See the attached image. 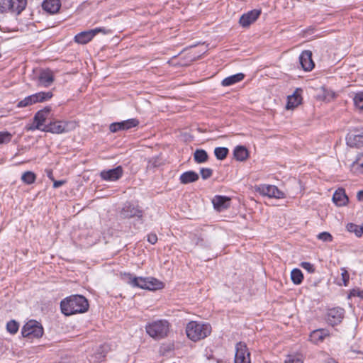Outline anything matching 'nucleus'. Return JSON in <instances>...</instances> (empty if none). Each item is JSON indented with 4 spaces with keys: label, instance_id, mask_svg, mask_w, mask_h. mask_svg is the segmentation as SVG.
I'll return each instance as SVG.
<instances>
[{
    "label": "nucleus",
    "instance_id": "423d86ee",
    "mask_svg": "<svg viewBox=\"0 0 363 363\" xmlns=\"http://www.w3.org/2000/svg\"><path fill=\"white\" fill-rule=\"evenodd\" d=\"M21 334L25 337L39 338L43 335V328L39 322L30 320L23 327Z\"/></svg>",
    "mask_w": 363,
    "mask_h": 363
},
{
    "label": "nucleus",
    "instance_id": "412c9836",
    "mask_svg": "<svg viewBox=\"0 0 363 363\" xmlns=\"http://www.w3.org/2000/svg\"><path fill=\"white\" fill-rule=\"evenodd\" d=\"M301 89H297L292 95L288 96L286 109H293L301 103Z\"/></svg>",
    "mask_w": 363,
    "mask_h": 363
},
{
    "label": "nucleus",
    "instance_id": "58836bf2",
    "mask_svg": "<svg viewBox=\"0 0 363 363\" xmlns=\"http://www.w3.org/2000/svg\"><path fill=\"white\" fill-rule=\"evenodd\" d=\"M135 287L142 289H146L147 287V277H137Z\"/></svg>",
    "mask_w": 363,
    "mask_h": 363
},
{
    "label": "nucleus",
    "instance_id": "393cba45",
    "mask_svg": "<svg viewBox=\"0 0 363 363\" xmlns=\"http://www.w3.org/2000/svg\"><path fill=\"white\" fill-rule=\"evenodd\" d=\"M245 77V74L242 73H238L236 74H233L231 76H229L221 82V84L223 86H229L231 85H233L238 82H240L242 81Z\"/></svg>",
    "mask_w": 363,
    "mask_h": 363
},
{
    "label": "nucleus",
    "instance_id": "f3484780",
    "mask_svg": "<svg viewBox=\"0 0 363 363\" xmlns=\"http://www.w3.org/2000/svg\"><path fill=\"white\" fill-rule=\"evenodd\" d=\"M300 64L304 71H311L314 67L312 60V52L310 50H304L299 56Z\"/></svg>",
    "mask_w": 363,
    "mask_h": 363
},
{
    "label": "nucleus",
    "instance_id": "f8f14e48",
    "mask_svg": "<svg viewBox=\"0 0 363 363\" xmlns=\"http://www.w3.org/2000/svg\"><path fill=\"white\" fill-rule=\"evenodd\" d=\"M345 311L342 308L329 309L327 313V320L331 325L339 324L344 318Z\"/></svg>",
    "mask_w": 363,
    "mask_h": 363
},
{
    "label": "nucleus",
    "instance_id": "4468645a",
    "mask_svg": "<svg viewBox=\"0 0 363 363\" xmlns=\"http://www.w3.org/2000/svg\"><path fill=\"white\" fill-rule=\"evenodd\" d=\"M258 191L261 194L270 198L281 199L284 197V192L274 185H262L258 188Z\"/></svg>",
    "mask_w": 363,
    "mask_h": 363
},
{
    "label": "nucleus",
    "instance_id": "13d9d810",
    "mask_svg": "<svg viewBox=\"0 0 363 363\" xmlns=\"http://www.w3.org/2000/svg\"><path fill=\"white\" fill-rule=\"evenodd\" d=\"M360 227H363V223H362V225Z\"/></svg>",
    "mask_w": 363,
    "mask_h": 363
},
{
    "label": "nucleus",
    "instance_id": "f03ea898",
    "mask_svg": "<svg viewBox=\"0 0 363 363\" xmlns=\"http://www.w3.org/2000/svg\"><path fill=\"white\" fill-rule=\"evenodd\" d=\"M211 333V326L209 323L191 321L186 327V333L187 337L194 342L204 339L208 336Z\"/></svg>",
    "mask_w": 363,
    "mask_h": 363
},
{
    "label": "nucleus",
    "instance_id": "f704fd0d",
    "mask_svg": "<svg viewBox=\"0 0 363 363\" xmlns=\"http://www.w3.org/2000/svg\"><path fill=\"white\" fill-rule=\"evenodd\" d=\"M353 100L355 106L358 109L363 111V91L357 93Z\"/></svg>",
    "mask_w": 363,
    "mask_h": 363
},
{
    "label": "nucleus",
    "instance_id": "bb28decb",
    "mask_svg": "<svg viewBox=\"0 0 363 363\" xmlns=\"http://www.w3.org/2000/svg\"><path fill=\"white\" fill-rule=\"evenodd\" d=\"M233 155L237 160L245 161L248 157V151L244 146H237L233 151Z\"/></svg>",
    "mask_w": 363,
    "mask_h": 363
},
{
    "label": "nucleus",
    "instance_id": "ddd939ff",
    "mask_svg": "<svg viewBox=\"0 0 363 363\" xmlns=\"http://www.w3.org/2000/svg\"><path fill=\"white\" fill-rule=\"evenodd\" d=\"M260 9H253L241 16L239 23L243 28H247L253 23L260 16Z\"/></svg>",
    "mask_w": 363,
    "mask_h": 363
},
{
    "label": "nucleus",
    "instance_id": "dca6fc26",
    "mask_svg": "<svg viewBox=\"0 0 363 363\" xmlns=\"http://www.w3.org/2000/svg\"><path fill=\"white\" fill-rule=\"evenodd\" d=\"M53 72L50 69L43 70L38 77V86L41 87H49L54 82Z\"/></svg>",
    "mask_w": 363,
    "mask_h": 363
},
{
    "label": "nucleus",
    "instance_id": "4be33fe9",
    "mask_svg": "<svg viewBox=\"0 0 363 363\" xmlns=\"http://www.w3.org/2000/svg\"><path fill=\"white\" fill-rule=\"evenodd\" d=\"M42 7L46 12L53 14L60 10L61 3L60 0H44Z\"/></svg>",
    "mask_w": 363,
    "mask_h": 363
},
{
    "label": "nucleus",
    "instance_id": "e433bc0d",
    "mask_svg": "<svg viewBox=\"0 0 363 363\" xmlns=\"http://www.w3.org/2000/svg\"><path fill=\"white\" fill-rule=\"evenodd\" d=\"M19 325L15 320H10L7 323L6 329L11 334H15L18 330Z\"/></svg>",
    "mask_w": 363,
    "mask_h": 363
},
{
    "label": "nucleus",
    "instance_id": "0eeeda50",
    "mask_svg": "<svg viewBox=\"0 0 363 363\" xmlns=\"http://www.w3.org/2000/svg\"><path fill=\"white\" fill-rule=\"evenodd\" d=\"M99 33L107 34L109 33V30H107L104 28H96L94 29L83 31L75 35L74 40L79 44H86L91 41L96 34Z\"/></svg>",
    "mask_w": 363,
    "mask_h": 363
},
{
    "label": "nucleus",
    "instance_id": "7c9ffc66",
    "mask_svg": "<svg viewBox=\"0 0 363 363\" xmlns=\"http://www.w3.org/2000/svg\"><path fill=\"white\" fill-rule=\"evenodd\" d=\"M235 348H236V352H235V359L242 357V356L250 355V352L247 350L246 345L241 342H238L236 345Z\"/></svg>",
    "mask_w": 363,
    "mask_h": 363
},
{
    "label": "nucleus",
    "instance_id": "1a4fd4ad",
    "mask_svg": "<svg viewBox=\"0 0 363 363\" xmlns=\"http://www.w3.org/2000/svg\"><path fill=\"white\" fill-rule=\"evenodd\" d=\"M139 125L137 118H130L121 122L113 123L110 125L109 129L112 133L119 130H127Z\"/></svg>",
    "mask_w": 363,
    "mask_h": 363
},
{
    "label": "nucleus",
    "instance_id": "79ce46f5",
    "mask_svg": "<svg viewBox=\"0 0 363 363\" xmlns=\"http://www.w3.org/2000/svg\"><path fill=\"white\" fill-rule=\"evenodd\" d=\"M301 357L296 355H289L284 361V363H303Z\"/></svg>",
    "mask_w": 363,
    "mask_h": 363
},
{
    "label": "nucleus",
    "instance_id": "cd10ccee",
    "mask_svg": "<svg viewBox=\"0 0 363 363\" xmlns=\"http://www.w3.org/2000/svg\"><path fill=\"white\" fill-rule=\"evenodd\" d=\"M163 287L162 282L153 277H147V290L154 291Z\"/></svg>",
    "mask_w": 363,
    "mask_h": 363
},
{
    "label": "nucleus",
    "instance_id": "a878e982",
    "mask_svg": "<svg viewBox=\"0 0 363 363\" xmlns=\"http://www.w3.org/2000/svg\"><path fill=\"white\" fill-rule=\"evenodd\" d=\"M32 98H33V101L34 102V104H36V103H40V102H44V101H46L49 99H50L53 94H52V92L51 91H40V92H38V93H35L34 94H32Z\"/></svg>",
    "mask_w": 363,
    "mask_h": 363
},
{
    "label": "nucleus",
    "instance_id": "c9c22d12",
    "mask_svg": "<svg viewBox=\"0 0 363 363\" xmlns=\"http://www.w3.org/2000/svg\"><path fill=\"white\" fill-rule=\"evenodd\" d=\"M12 134L8 131L0 132V145L9 143L12 139Z\"/></svg>",
    "mask_w": 363,
    "mask_h": 363
},
{
    "label": "nucleus",
    "instance_id": "c03bdc74",
    "mask_svg": "<svg viewBox=\"0 0 363 363\" xmlns=\"http://www.w3.org/2000/svg\"><path fill=\"white\" fill-rule=\"evenodd\" d=\"M335 97V94L333 91L329 89H323V99L324 100L330 101Z\"/></svg>",
    "mask_w": 363,
    "mask_h": 363
},
{
    "label": "nucleus",
    "instance_id": "39448f33",
    "mask_svg": "<svg viewBox=\"0 0 363 363\" xmlns=\"http://www.w3.org/2000/svg\"><path fill=\"white\" fill-rule=\"evenodd\" d=\"M75 127L76 123L74 122L56 121L44 125L43 131L50 132L54 134H61L69 132L74 130Z\"/></svg>",
    "mask_w": 363,
    "mask_h": 363
},
{
    "label": "nucleus",
    "instance_id": "4c0bfd02",
    "mask_svg": "<svg viewBox=\"0 0 363 363\" xmlns=\"http://www.w3.org/2000/svg\"><path fill=\"white\" fill-rule=\"evenodd\" d=\"M32 104H34V102L33 101L32 96L30 95L24 98L23 100L20 101L17 104V107L23 108L30 106Z\"/></svg>",
    "mask_w": 363,
    "mask_h": 363
},
{
    "label": "nucleus",
    "instance_id": "864d4df0",
    "mask_svg": "<svg viewBox=\"0 0 363 363\" xmlns=\"http://www.w3.org/2000/svg\"><path fill=\"white\" fill-rule=\"evenodd\" d=\"M48 176L49 178H50L52 180H53V178H52V173L50 170L48 171Z\"/></svg>",
    "mask_w": 363,
    "mask_h": 363
},
{
    "label": "nucleus",
    "instance_id": "603ef678",
    "mask_svg": "<svg viewBox=\"0 0 363 363\" xmlns=\"http://www.w3.org/2000/svg\"><path fill=\"white\" fill-rule=\"evenodd\" d=\"M357 198L359 201H363V190L357 192Z\"/></svg>",
    "mask_w": 363,
    "mask_h": 363
},
{
    "label": "nucleus",
    "instance_id": "6e6d98bb",
    "mask_svg": "<svg viewBox=\"0 0 363 363\" xmlns=\"http://www.w3.org/2000/svg\"><path fill=\"white\" fill-rule=\"evenodd\" d=\"M105 357V354H101L99 357H98L99 360H101Z\"/></svg>",
    "mask_w": 363,
    "mask_h": 363
},
{
    "label": "nucleus",
    "instance_id": "9d476101",
    "mask_svg": "<svg viewBox=\"0 0 363 363\" xmlns=\"http://www.w3.org/2000/svg\"><path fill=\"white\" fill-rule=\"evenodd\" d=\"M123 174V169L121 166L116 168L103 170L100 172V177L102 180L107 182H116L118 180Z\"/></svg>",
    "mask_w": 363,
    "mask_h": 363
},
{
    "label": "nucleus",
    "instance_id": "37998d69",
    "mask_svg": "<svg viewBox=\"0 0 363 363\" xmlns=\"http://www.w3.org/2000/svg\"><path fill=\"white\" fill-rule=\"evenodd\" d=\"M200 174L203 179H207L212 176L213 170L210 168H201Z\"/></svg>",
    "mask_w": 363,
    "mask_h": 363
},
{
    "label": "nucleus",
    "instance_id": "6ab92c4d",
    "mask_svg": "<svg viewBox=\"0 0 363 363\" xmlns=\"http://www.w3.org/2000/svg\"><path fill=\"white\" fill-rule=\"evenodd\" d=\"M333 201L337 206H345L347 204L349 199L342 188L337 189L333 196Z\"/></svg>",
    "mask_w": 363,
    "mask_h": 363
},
{
    "label": "nucleus",
    "instance_id": "4d7b16f0",
    "mask_svg": "<svg viewBox=\"0 0 363 363\" xmlns=\"http://www.w3.org/2000/svg\"><path fill=\"white\" fill-rule=\"evenodd\" d=\"M328 363H337L335 360L331 359Z\"/></svg>",
    "mask_w": 363,
    "mask_h": 363
},
{
    "label": "nucleus",
    "instance_id": "c756f323",
    "mask_svg": "<svg viewBox=\"0 0 363 363\" xmlns=\"http://www.w3.org/2000/svg\"><path fill=\"white\" fill-rule=\"evenodd\" d=\"M291 279L294 284H301L303 279L302 272L299 269H294L291 272Z\"/></svg>",
    "mask_w": 363,
    "mask_h": 363
},
{
    "label": "nucleus",
    "instance_id": "5701e85b",
    "mask_svg": "<svg viewBox=\"0 0 363 363\" xmlns=\"http://www.w3.org/2000/svg\"><path fill=\"white\" fill-rule=\"evenodd\" d=\"M350 171L357 175L363 174V153L358 155L350 164Z\"/></svg>",
    "mask_w": 363,
    "mask_h": 363
},
{
    "label": "nucleus",
    "instance_id": "f257e3e1",
    "mask_svg": "<svg viewBox=\"0 0 363 363\" xmlns=\"http://www.w3.org/2000/svg\"><path fill=\"white\" fill-rule=\"evenodd\" d=\"M60 308L63 314L71 315L87 311L89 303L87 299L82 295H72L61 301Z\"/></svg>",
    "mask_w": 363,
    "mask_h": 363
},
{
    "label": "nucleus",
    "instance_id": "7ed1b4c3",
    "mask_svg": "<svg viewBox=\"0 0 363 363\" xmlns=\"http://www.w3.org/2000/svg\"><path fill=\"white\" fill-rule=\"evenodd\" d=\"M169 323L166 320H157L148 323L145 330L152 338L159 340L165 338L169 331Z\"/></svg>",
    "mask_w": 363,
    "mask_h": 363
},
{
    "label": "nucleus",
    "instance_id": "c85d7f7f",
    "mask_svg": "<svg viewBox=\"0 0 363 363\" xmlns=\"http://www.w3.org/2000/svg\"><path fill=\"white\" fill-rule=\"evenodd\" d=\"M194 159L196 163L201 164L206 162L208 159V156L206 150L202 149H197L194 152Z\"/></svg>",
    "mask_w": 363,
    "mask_h": 363
},
{
    "label": "nucleus",
    "instance_id": "a18cd8bd",
    "mask_svg": "<svg viewBox=\"0 0 363 363\" xmlns=\"http://www.w3.org/2000/svg\"><path fill=\"white\" fill-rule=\"evenodd\" d=\"M250 355L242 356L238 359H235V363H250Z\"/></svg>",
    "mask_w": 363,
    "mask_h": 363
},
{
    "label": "nucleus",
    "instance_id": "ea45409f",
    "mask_svg": "<svg viewBox=\"0 0 363 363\" xmlns=\"http://www.w3.org/2000/svg\"><path fill=\"white\" fill-rule=\"evenodd\" d=\"M317 238L323 242H331L333 236L328 232H323L317 235Z\"/></svg>",
    "mask_w": 363,
    "mask_h": 363
},
{
    "label": "nucleus",
    "instance_id": "20e7f679",
    "mask_svg": "<svg viewBox=\"0 0 363 363\" xmlns=\"http://www.w3.org/2000/svg\"><path fill=\"white\" fill-rule=\"evenodd\" d=\"M27 0H0V14L19 15L26 7Z\"/></svg>",
    "mask_w": 363,
    "mask_h": 363
},
{
    "label": "nucleus",
    "instance_id": "49530a36",
    "mask_svg": "<svg viewBox=\"0 0 363 363\" xmlns=\"http://www.w3.org/2000/svg\"><path fill=\"white\" fill-rule=\"evenodd\" d=\"M349 232L354 233L357 238L363 235V228H347Z\"/></svg>",
    "mask_w": 363,
    "mask_h": 363
},
{
    "label": "nucleus",
    "instance_id": "8fccbe9b",
    "mask_svg": "<svg viewBox=\"0 0 363 363\" xmlns=\"http://www.w3.org/2000/svg\"><path fill=\"white\" fill-rule=\"evenodd\" d=\"M350 296L362 297L363 291H361L357 290V289H353L350 291Z\"/></svg>",
    "mask_w": 363,
    "mask_h": 363
},
{
    "label": "nucleus",
    "instance_id": "5fc2aeb1",
    "mask_svg": "<svg viewBox=\"0 0 363 363\" xmlns=\"http://www.w3.org/2000/svg\"><path fill=\"white\" fill-rule=\"evenodd\" d=\"M347 227L352 228V227H358V226L356 225H354L353 223H349V224H347Z\"/></svg>",
    "mask_w": 363,
    "mask_h": 363
},
{
    "label": "nucleus",
    "instance_id": "2f4dec72",
    "mask_svg": "<svg viewBox=\"0 0 363 363\" xmlns=\"http://www.w3.org/2000/svg\"><path fill=\"white\" fill-rule=\"evenodd\" d=\"M36 176L31 171L25 172L21 176V180L26 184H32L35 182Z\"/></svg>",
    "mask_w": 363,
    "mask_h": 363
},
{
    "label": "nucleus",
    "instance_id": "6e6552de",
    "mask_svg": "<svg viewBox=\"0 0 363 363\" xmlns=\"http://www.w3.org/2000/svg\"><path fill=\"white\" fill-rule=\"evenodd\" d=\"M120 216L123 218H140L143 216V211L138 206L126 203L120 212Z\"/></svg>",
    "mask_w": 363,
    "mask_h": 363
},
{
    "label": "nucleus",
    "instance_id": "3c124183",
    "mask_svg": "<svg viewBox=\"0 0 363 363\" xmlns=\"http://www.w3.org/2000/svg\"><path fill=\"white\" fill-rule=\"evenodd\" d=\"M64 184H65V181H62V180L54 181L53 187L54 188H58V187L61 186Z\"/></svg>",
    "mask_w": 363,
    "mask_h": 363
},
{
    "label": "nucleus",
    "instance_id": "2eb2a0df",
    "mask_svg": "<svg viewBox=\"0 0 363 363\" xmlns=\"http://www.w3.org/2000/svg\"><path fill=\"white\" fill-rule=\"evenodd\" d=\"M230 198L226 196L216 195L212 199L213 208L218 212L228 209L230 206Z\"/></svg>",
    "mask_w": 363,
    "mask_h": 363
},
{
    "label": "nucleus",
    "instance_id": "aec40b11",
    "mask_svg": "<svg viewBox=\"0 0 363 363\" xmlns=\"http://www.w3.org/2000/svg\"><path fill=\"white\" fill-rule=\"evenodd\" d=\"M330 335L327 329H317L313 330L310 334V340L314 344H319L323 342L325 337Z\"/></svg>",
    "mask_w": 363,
    "mask_h": 363
},
{
    "label": "nucleus",
    "instance_id": "473e14b6",
    "mask_svg": "<svg viewBox=\"0 0 363 363\" xmlns=\"http://www.w3.org/2000/svg\"><path fill=\"white\" fill-rule=\"evenodd\" d=\"M121 278L125 283L135 287L137 277L133 276V274L130 273L124 272L121 274Z\"/></svg>",
    "mask_w": 363,
    "mask_h": 363
},
{
    "label": "nucleus",
    "instance_id": "72a5a7b5",
    "mask_svg": "<svg viewBox=\"0 0 363 363\" xmlns=\"http://www.w3.org/2000/svg\"><path fill=\"white\" fill-rule=\"evenodd\" d=\"M228 152V149L224 147H218L214 150L215 156L219 160H224L227 157Z\"/></svg>",
    "mask_w": 363,
    "mask_h": 363
},
{
    "label": "nucleus",
    "instance_id": "9b49d317",
    "mask_svg": "<svg viewBox=\"0 0 363 363\" xmlns=\"http://www.w3.org/2000/svg\"><path fill=\"white\" fill-rule=\"evenodd\" d=\"M50 107H45V108L38 111L33 118V126L30 128V130H40L43 131V127H44V123L50 111Z\"/></svg>",
    "mask_w": 363,
    "mask_h": 363
},
{
    "label": "nucleus",
    "instance_id": "de8ad7c7",
    "mask_svg": "<svg viewBox=\"0 0 363 363\" xmlns=\"http://www.w3.org/2000/svg\"><path fill=\"white\" fill-rule=\"evenodd\" d=\"M147 241L154 245L157 242V236L156 234L155 233H150L147 235Z\"/></svg>",
    "mask_w": 363,
    "mask_h": 363
},
{
    "label": "nucleus",
    "instance_id": "09e8293b",
    "mask_svg": "<svg viewBox=\"0 0 363 363\" xmlns=\"http://www.w3.org/2000/svg\"><path fill=\"white\" fill-rule=\"evenodd\" d=\"M342 281L344 282V285L347 286V282L349 281L350 276H349L348 272L346 270H344L342 272Z\"/></svg>",
    "mask_w": 363,
    "mask_h": 363
},
{
    "label": "nucleus",
    "instance_id": "b1692460",
    "mask_svg": "<svg viewBox=\"0 0 363 363\" xmlns=\"http://www.w3.org/2000/svg\"><path fill=\"white\" fill-rule=\"evenodd\" d=\"M199 178V174L194 171H187L182 173L179 177L180 183L187 184L196 182Z\"/></svg>",
    "mask_w": 363,
    "mask_h": 363
},
{
    "label": "nucleus",
    "instance_id": "a19ab883",
    "mask_svg": "<svg viewBox=\"0 0 363 363\" xmlns=\"http://www.w3.org/2000/svg\"><path fill=\"white\" fill-rule=\"evenodd\" d=\"M300 266L305 270H306L308 273L313 274L315 271V266L308 262H302L300 264Z\"/></svg>",
    "mask_w": 363,
    "mask_h": 363
},
{
    "label": "nucleus",
    "instance_id": "a211bd4d",
    "mask_svg": "<svg viewBox=\"0 0 363 363\" xmlns=\"http://www.w3.org/2000/svg\"><path fill=\"white\" fill-rule=\"evenodd\" d=\"M347 144L350 147H360L363 146V133L351 132L347 134Z\"/></svg>",
    "mask_w": 363,
    "mask_h": 363
}]
</instances>
